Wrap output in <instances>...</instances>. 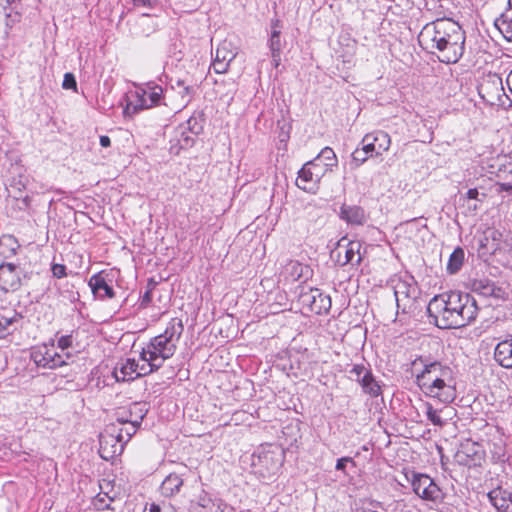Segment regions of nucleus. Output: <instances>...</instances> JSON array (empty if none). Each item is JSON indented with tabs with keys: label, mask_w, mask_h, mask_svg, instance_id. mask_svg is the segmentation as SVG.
Wrapping results in <instances>:
<instances>
[{
	"label": "nucleus",
	"mask_w": 512,
	"mask_h": 512,
	"mask_svg": "<svg viewBox=\"0 0 512 512\" xmlns=\"http://www.w3.org/2000/svg\"><path fill=\"white\" fill-rule=\"evenodd\" d=\"M422 49L435 54L443 63H456L464 52L465 33L450 18H438L425 24L418 35Z\"/></svg>",
	"instance_id": "nucleus-1"
},
{
	"label": "nucleus",
	"mask_w": 512,
	"mask_h": 512,
	"mask_svg": "<svg viewBox=\"0 0 512 512\" xmlns=\"http://www.w3.org/2000/svg\"><path fill=\"white\" fill-rule=\"evenodd\" d=\"M478 310L475 298L460 291L436 295L427 306L429 317L441 329L460 328L470 324L476 319Z\"/></svg>",
	"instance_id": "nucleus-2"
},
{
	"label": "nucleus",
	"mask_w": 512,
	"mask_h": 512,
	"mask_svg": "<svg viewBox=\"0 0 512 512\" xmlns=\"http://www.w3.org/2000/svg\"><path fill=\"white\" fill-rule=\"evenodd\" d=\"M420 390L429 397L437 398L443 403H451L456 398L455 381L451 370H444L442 377L421 385Z\"/></svg>",
	"instance_id": "nucleus-3"
},
{
	"label": "nucleus",
	"mask_w": 512,
	"mask_h": 512,
	"mask_svg": "<svg viewBox=\"0 0 512 512\" xmlns=\"http://www.w3.org/2000/svg\"><path fill=\"white\" fill-rule=\"evenodd\" d=\"M135 100L127 103L124 112L135 114L143 109H149L160 104L163 97V89L159 85H148L135 92Z\"/></svg>",
	"instance_id": "nucleus-4"
},
{
	"label": "nucleus",
	"mask_w": 512,
	"mask_h": 512,
	"mask_svg": "<svg viewBox=\"0 0 512 512\" xmlns=\"http://www.w3.org/2000/svg\"><path fill=\"white\" fill-rule=\"evenodd\" d=\"M302 309L315 314L328 313L331 309V298L318 288L302 289L298 296Z\"/></svg>",
	"instance_id": "nucleus-5"
},
{
	"label": "nucleus",
	"mask_w": 512,
	"mask_h": 512,
	"mask_svg": "<svg viewBox=\"0 0 512 512\" xmlns=\"http://www.w3.org/2000/svg\"><path fill=\"white\" fill-rule=\"evenodd\" d=\"M117 426L112 424L108 426L99 437V455L102 459L109 461L121 455L124 445L121 442L122 437L116 434Z\"/></svg>",
	"instance_id": "nucleus-6"
},
{
	"label": "nucleus",
	"mask_w": 512,
	"mask_h": 512,
	"mask_svg": "<svg viewBox=\"0 0 512 512\" xmlns=\"http://www.w3.org/2000/svg\"><path fill=\"white\" fill-rule=\"evenodd\" d=\"M177 345L172 341L168 340L161 335L154 337L147 348H144L141 352V359L144 361H152V366L159 368V364H155L156 357H162V359L171 358L176 352Z\"/></svg>",
	"instance_id": "nucleus-7"
},
{
	"label": "nucleus",
	"mask_w": 512,
	"mask_h": 512,
	"mask_svg": "<svg viewBox=\"0 0 512 512\" xmlns=\"http://www.w3.org/2000/svg\"><path fill=\"white\" fill-rule=\"evenodd\" d=\"M411 486L414 493L423 500L438 502L443 498L439 486L426 474H413Z\"/></svg>",
	"instance_id": "nucleus-8"
},
{
	"label": "nucleus",
	"mask_w": 512,
	"mask_h": 512,
	"mask_svg": "<svg viewBox=\"0 0 512 512\" xmlns=\"http://www.w3.org/2000/svg\"><path fill=\"white\" fill-rule=\"evenodd\" d=\"M418 364L423 366V369L415 376L416 384L418 387L428 384L429 381H432L433 379L442 377L444 370H451L449 366L444 365L439 361H428L423 357H419L413 361L414 367H416Z\"/></svg>",
	"instance_id": "nucleus-9"
},
{
	"label": "nucleus",
	"mask_w": 512,
	"mask_h": 512,
	"mask_svg": "<svg viewBox=\"0 0 512 512\" xmlns=\"http://www.w3.org/2000/svg\"><path fill=\"white\" fill-rule=\"evenodd\" d=\"M133 411H135L136 414H138V417L134 420L124 419V418H118L117 421L121 425L127 424V427H117L116 434H120L122 437V443L125 445L131 437L136 433L137 429L139 428L143 418L145 417L147 413V409L145 408V405L140 403H134L131 407L130 413L133 414Z\"/></svg>",
	"instance_id": "nucleus-10"
},
{
	"label": "nucleus",
	"mask_w": 512,
	"mask_h": 512,
	"mask_svg": "<svg viewBox=\"0 0 512 512\" xmlns=\"http://www.w3.org/2000/svg\"><path fill=\"white\" fill-rule=\"evenodd\" d=\"M31 359L38 367L48 369H55L67 364L62 355L54 352L53 349L47 346L34 349L31 352Z\"/></svg>",
	"instance_id": "nucleus-11"
},
{
	"label": "nucleus",
	"mask_w": 512,
	"mask_h": 512,
	"mask_svg": "<svg viewBox=\"0 0 512 512\" xmlns=\"http://www.w3.org/2000/svg\"><path fill=\"white\" fill-rule=\"evenodd\" d=\"M21 268L13 263L0 264V289L13 292L21 286Z\"/></svg>",
	"instance_id": "nucleus-12"
},
{
	"label": "nucleus",
	"mask_w": 512,
	"mask_h": 512,
	"mask_svg": "<svg viewBox=\"0 0 512 512\" xmlns=\"http://www.w3.org/2000/svg\"><path fill=\"white\" fill-rule=\"evenodd\" d=\"M315 163L316 162L305 163L298 172V177L296 179V185L298 188L310 193H316L318 183L320 182V173L312 172L313 166L316 165Z\"/></svg>",
	"instance_id": "nucleus-13"
},
{
	"label": "nucleus",
	"mask_w": 512,
	"mask_h": 512,
	"mask_svg": "<svg viewBox=\"0 0 512 512\" xmlns=\"http://www.w3.org/2000/svg\"><path fill=\"white\" fill-rule=\"evenodd\" d=\"M416 287L408 284L405 281H399L394 287V296L396 299L397 308L401 309L404 313L410 309L416 299Z\"/></svg>",
	"instance_id": "nucleus-14"
},
{
	"label": "nucleus",
	"mask_w": 512,
	"mask_h": 512,
	"mask_svg": "<svg viewBox=\"0 0 512 512\" xmlns=\"http://www.w3.org/2000/svg\"><path fill=\"white\" fill-rule=\"evenodd\" d=\"M361 144L373 150L376 156L382 155L383 152L388 151L391 145V138L388 133L382 130H376L367 133L362 138Z\"/></svg>",
	"instance_id": "nucleus-15"
},
{
	"label": "nucleus",
	"mask_w": 512,
	"mask_h": 512,
	"mask_svg": "<svg viewBox=\"0 0 512 512\" xmlns=\"http://www.w3.org/2000/svg\"><path fill=\"white\" fill-rule=\"evenodd\" d=\"M480 447L476 443L462 444L461 448L455 453V461L467 467L476 466L481 461Z\"/></svg>",
	"instance_id": "nucleus-16"
},
{
	"label": "nucleus",
	"mask_w": 512,
	"mask_h": 512,
	"mask_svg": "<svg viewBox=\"0 0 512 512\" xmlns=\"http://www.w3.org/2000/svg\"><path fill=\"white\" fill-rule=\"evenodd\" d=\"M487 497L490 503L498 510L502 512H512V493L497 487L491 490Z\"/></svg>",
	"instance_id": "nucleus-17"
},
{
	"label": "nucleus",
	"mask_w": 512,
	"mask_h": 512,
	"mask_svg": "<svg viewBox=\"0 0 512 512\" xmlns=\"http://www.w3.org/2000/svg\"><path fill=\"white\" fill-rule=\"evenodd\" d=\"M138 368L139 364L134 359L128 358L121 362L119 367H115L113 375L118 382L132 381L139 378Z\"/></svg>",
	"instance_id": "nucleus-18"
},
{
	"label": "nucleus",
	"mask_w": 512,
	"mask_h": 512,
	"mask_svg": "<svg viewBox=\"0 0 512 512\" xmlns=\"http://www.w3.org/2000/svg\"><path fill=\"white\" fill-rule=\"evenodd\" d=\"M494 359L500 366L512 369V338L497 344L494 351Z\"/></svg>",
	"instance_id": "nucleus-19"
},
{
	"label": "nucleus",
	"mask_w": 512,
	"mask_h": 512,
	"mask_svg": "<svg viewBox=\"0 0 512 512\" xmlns=\"http://www.w3.org/2000/svg\"><path fill=\"white\" fill-rule=\"evenodd\" d=\"M426 416L433 425L443 427L449 420L452 419L453 409L451 407H444L440 410L434 409L430 403L425 404Z\"/></svg>",
	"instance_id": "nucleus-20"
},
{
	"label": "nucleus",
	"mask_w": 512,
	"mask_h": 512,
	"mask_svg": "<svg viewBox=\"0 0 512 512\" xmlns=\"http://www.w3.org/2000/svg\"><path fill=\"white\" fill-rule=\"evenodd\" d=\"M310 269L296 260H290L284 267L282 274L287 281H297L302 278L307 279Z\"/></svg>",
	"instance_id": "nucleus-21"
},
{
	"label": "nucleus",
	"mask_w": 512,
	"mask_h": 512,
	"mask_svg": "<svg viewBox=\"0 0 512 512\" xmlns=\"http://www.w3.org/2000/svg\"><path fill=\"white\" fill-rule=\"evenodd\" d=\"M89 286L93 294L100 299L113 298L115 295L113 288L101 275H93L89 280Z\"/></svg>",
	"instance_id": "nucleus-22"
},
{
	"label": "nucleus",
	"mask_w": 512,
	"mask_h": 512,
	"mask_svg": "<svg viewBox=\"0 0 512 512\" xmlns=\"http://www.w3.org/2000/svg\"><path fill=\"white\" fill-rule=\"evenodd\" d=\"M340 217L354 225H362L365 222L364 210L359 206L343 205L340 209Z\"/></svg>",
	"instance_id": "nucleus-23"
},
{
	"label": "nucleus",
	"mask_w": 512,
	"mask_h": 512,
	"mask_svg": "<svg viewBox=\"0 0 512 512\" xmlns=\"http://www.w3.org/2000/svg\"><path fill=\"white\" fill-rule=\"evenodd\" d=\"M20 248L18 240L13 235H2L0 237V258L9 259L16 255Z\"/></svg>",
	"instance_id": "nucleus-24"
},
{
	"label": "nucleus",
	"mask_w": 512,
	"mask_h": 512,
	"mask_svg": "<svg viewBox=\"0 0 512 512\" xmlns=\"http://www.w3.org/2000/svg\"><path fill=\"white\" fill-rule=\"evenodd\" d=\"M21 319L22 315L15 311L12 312L10 316L0 314V338H4L13 333L17 329Z\"/></svg>",
	"instance_id": "nucleus-25"
},
{
	"label": "nucleus",
	"mask_w": 512,
	"mask_h": 512,
	"mask_svg": "<svg viewBox=\"0 0 512 512\" xmlns=\"http://www.w3.org/2000/svg\"><path fill=\"white\" fill-rule=\"evenodd\" d=\"M183 485L182 478L175 474H169L162 482L160 490L162 495L165 497H172L176 493L179 492L181 486Z\"/></svg>",
	"instance_id": "nucleus-26"
},
{
	"label": "nucleus",
	"mask_w": 512,
	"mask_h": 512,
	"mask_svg": "<svg viewBox=\"0 0 512 512\" xmlns=\"http://www.w3.org/2000/svg\"><path fill=\"white\" fill-rule=\"evenodd\" d=\"M222 503L215 502L206 495L201 496L197 503L191 505V512H223Z\"/></svg>",
	"instance_id": "nucleus-27"
},
{
	"label": "nucleus",
	"mask_w": 512,
	"mask_h": 512,
	"mask_svg": "<svg viewBox=\"0 0 512 512\" xmlns=\"http://www.w3.org/2000/svg\"><path fill=\"white\" fill-rule=\"evenodd\" d=\"M360 386L364 393L369 394L371 397H377L381 394V387L373 376L371 370L365 372L362 376Z\"/></svg>",
	"instance_id": "nucleus-28"
},
{
	"label": "nucleus",
	"mask_w": 512,
	"mask_h": 512,
	"mask_svg": "<svg viewBox=\"0 0 512 512\" xmlns=\"http://www.w3.org/2000/svg\"><path fill=\"white\" fill-rule=\"evenodd\" d=\"M183 331L184 326L182 320L178 318H172L171 321L168 323L164 333L160 335L177 345V342L180 339Z\"/></svg>",
	"instance_id": "nucleus-29"
},
{
	"label": "nucleus",
	"mask_w": 512,
	"mask_h": 512,
	"mask_svg": "<svg viewBox=\"0 0 512 512\" xmlns=\"http://www.w3.org/2000/svg\"><path fill=\"white\" fill-rule=\"evenodd\" d=\"M269 48L271 52L282 51L281 41V22L279 19L271 20V34L269 39Z\"/></svg>",
	"instance_id": "nucleus-30"
},
{
	"label": "nucleus",
	"mask_w": 512,
	"mask_h": 512,
	"mask_svg": "<svg viewBox=\"0 0 512 512\" xmlns=\"http://www.w3.org/2000/svg\"><path fill=\"white\" fill-rule=\"evenodd\" d=\"M236 55L237 52L236 49L233 47L232 42L224 40L216 48L214 58L231 63L236 57Z\"/></svg>",
	"instance_id": "nucleus-31"
},
{
	"label": "nucleus",
	"mask_w": 512,
	"mask_h": 512,
	"mask_svg": "<svg viewBox=\"0 0 512 512\" xmlns=\"http://www.w3.org/2000/svg\"><path fill=\"white\" fill-rule=\"evenodd\" d=\"M360 247L361 244L359 242H350L345 250V261L342 265H346L348 263L352 265H359L362 261V257L359 252Z\"/></svg>",
	"instance_id": "nucleus-32"
},
{
	"label": "nucleus",
	"mask_w": 512,
	"mask_h": 512,
	"mask_svg": "<svg viewBox=\"0 0 512 512\" xmlns=\"http://www.w3.org/2000/svg\"><path fill=\"white\" fill-rule=\"evenodd\" d=\"M464 250L460 247L456 248L449 257L447 271L450 274L457 273L463 265Z\"/></svg>",
	"instance_id": "nucleus-33"
},
{
	"label": "nucleus",
	"mask_w": 512,
	"mask_h": 512,
	"mask_svg": "<svg viewBox=\"0 0 512 512\" xmlns=\"http://www.w3.org/2000/svg\"><path fill=\"white\" fill-rule=\"evenodd\" d=\"M316 159L329 170L337 166L338 160L334 150L330 147L323 148L317 155Z\"/></svg>",
	"instance_id": "nucleus-34"
},
{
	"label": "nucleus",
	"mask_w": 512,
	"mask_h": 512,
	"mask_svg": "<svg viewBox=\"0 0 512 512\" xmlns=\"http://www.w3.org/2000/svg\"><path fill=\"white\" fill-rule=\"evenodd\" d=\"M361 148H356L352 153V163L355 164V167L358 168L364 162L367 161L369 157L373 156V150L366 147L365 144H361Z\"/></svg>",
	"instance_id": "nucleus-35"
},
{
	"label": "nucleus",
	"mask_w": 512,
	"mask_h": 512,
	"mask_svg": "<svg viewBox=\"0 0 512 512\" xmlns=\"http://www.w3.org/2000/svg\"><path fill=\"white\" fill-rule=\"evenodd\" d=\"M369 370L370 369L367 368L364 364H355L348 372L352 377H354V380L359 383L362 376L365 375V372H368Z\"/></svg>",
	"instance_id": "nucleus-36"
},
{
	"label": "nucleus",
	"mask_w": 512,
	"mask_h": 512,
	"mask_svg": "<svg viewBox=\"0 0 512 512\" xmlns=\"http://www.w3.org/2000/svg\"><path fill=\"white\" fill-rule=\"evenodd\" d=\"M496 176L499 179L508 180L512 176V162L501 165L497 170Z\"/></svg>",
	"instance_id": "nucleus-37"
},
{
	"label": "nucleus",
	"mask_w": 512,
	"mask_h": 512,
	"mask_svg": "<svg viewBox=\"0 0 512 512\" xmlns=\"http://www.w3.org/2000/svg\"><path fill=\"white\" fill-rule=\"evenodd\" d=\"M501 24L512 31V0H508V9L501 16Z\"/></svg>",
	"instance_id": "nucleus-38"
},
{
	"label": "nucleus",
	"mask_w": 512,
	"mask_h": 512,
	"mask_svg": "<svg viewBox=\"0 0 512 512\" xmlns=\"http://www.w3.org/2000/svg\"><path fill=\"white\" fill-rule=\"evenodd\" d=\"M155 286H156V282L153 281L152 279H150L149 282H148V289L144 293V295L142 296V299H141L140 305L142 307H147L151 303V301H152V290L155 288Z\"/></svg>",
	"instance_id": "nucleus-39"
},
{
	"label": "nucleus",
	"mask_w": 512,
	"mask_h": 512,
	"mask_svg": "<svg viewBox=\"0 0 512 512\" xmlns=\"http://www.w3.org/2000/svg\"><path fill=\"white\" fill-rule=\"evenodd\" d=\"M195 92L194 86L190 83L185 84L182 89L178 90V93L182 96L185 103H188Z\"/></svg>",
	"instance_id": "nucleus-40"
},
{
	"label": "nucleus",
	"mask_w": 512,
	"mask_h": 512,
	"mask_svg": "<svg viewBox=\"0 0 512 512\" xmlns=\"http://www.w3.org/2000/svg\"><path fill=\"white\" fill-rule=\"evenodd\" d=\"M230 63L214 58L212 67L215 73L222 74L227 72Z\"/></svg>",
	"instance_id": "nucleus-41"
},
{
	"label": "nucleus",
	"mask_w": 512,
	"mask_h": 512,
	"mask_svg": "<svg viewBox=\"0 0 512 512\" xmlns=\"http://www.w3.org/2000/svg\"><path fill=\"white\" fill-rule=\"evenodd\" d=\"M62 87L64 89L76 90L77 82H76L75 76L72 73H66L64 75Z\"/></svg>",
	"instance_id": "nucleus-42"
},
{
	"label": "nucleus",
	"mask_w": 512,
	"mask_h": 512,
	"mask_svg": "<svg viewBox=\"0 0 512 512\" xmlns=\"http://www.w3.org/2000/svg\"><path fill=\"white\" fill-rule=\"evenodd\" d=\"M146 364H143V365H139V368H138V372L137 374H139V377H142V376H146L154 371H157L159 368H155L154 366H152V361H145Z\"/></svg>",
	"instance_id": "nucleus-43"
},
{
	"label": "nucleus",
	"mask_w": 512,
	"mask_h": 512,
	"mask_svg": "<svg viewBox=\"0 0 512 512\" xmlns=\"http://www.w3.org/2000/svg\"><path fill=\"white\" fill-rule=\"evenodd\" d=\"M187 129L193 134L198 135L202 131V126L198 123L196 118L191 117L187 121Z\"/></svg>",
	"instance_id": "nucleus-44"
},
{
	"label": "nucleus",
	"mask_w": 512,
	"mask_h": 512,
	"mask_svg": "<svg viewBox=\"0 0 512 512\" xmlns=\"http://www.w3.org/2000/svg\"><path fill=\"white\" fill-rule=\"evenodd\" d=\"M73 338L72 335H64L58 339V347L61 350H66L72 346Z\"/></svg>",
	"instance_id": "nucleus-45"
},
{
	"label": "nucleus",
	"mask_w": 512,
	"mask_h": 512,
	"mask_svg": "<svg viewBox=\"0 0 512 512\" xmlns=\"http://www.w3.org/2000/svg\"><path fill=\"white\" fill-rule=\"evenodd\" d=\"M178 142L181 148L186 149L193 145L194 138L189 135H186V133L183 131L182 137L181 139L178 140Z\"/></svg>",
	"instance_id": "nucleus-46"
},
{
	"label": "nucleus",
	"mask_w": 512,
	"mask_h": 512,
	"mask_svg": "<svg viewBox=\"0 0 512 512\" xmlns=\"http://www.w3.org/2000/svg\"><path fill=\"white\" fill-rule=\"evenodd\" d=\"M52 273L54 277L62 278L66 276V267L63 264H53Z\"/></svg>",
	"instance_id": "nucleus-47"
},
{
	"label": "nucleus",
	"mask_w": 512,
	"mask_h": 512,
	"mask_svg": "<svg viewBox=\"0 0 512 512\" xmlns=\"http://www.w3.org/2000/svg\"><path fill=\"white\" fill-rule=\"evenodd\" d=\"M310 162H316L315 166L312 168V172L320 173V179L324 176V174L329 170L327 167L323 166L316 158L311 160Z\"/></svg>",
	"instance_id": "nucleus-48"
},
{
	"label": "nucleus",
	"mask_w": 512,
	"mask_h": 512,
	"mask_svg": "<svg viewBox=\"0 0 512 512\" xmlns=\"http://www.w3.org/2000/svg\"><path fill=\"white\" fill-rule=\"evenodd\" d=\"M348 462H352L353 463V459L351 457H342L340 459L337 460V463H336V470L338 471H345V468H346V464Z\"/></svg>",
	"instance_id": "nucleus-49"
},
{
	"label": "nucleus",
	"mask_w": 512,
	"mask_h": 512,
	"mask_svg": "<svg viewBox=\"0 0 512 512\" xmlns=\"http://www.w3.org/2000/svg\"><path fill=\"white\" fill-rule=\"evenodd\" d=\"M482 293L484 295H491V296H498L497 292L500 291V289H496L494 285L487 284L485 286H482Z\"/></svg>",
	"instance_id": "nucleus-50"
},
{
	"label": "nucleus",
	"mask_w": 512,
	"mask_h": 512,
	"mask_svg": "<svg viewBox=\"0 0 512 512\" xmlns=\"http://www.w3.org/2000/svg\"><path fill=\"white\" fill-rule=\"evenodd\" d=\"M135 6L153 7L157 0H132Z\"/></svg>",
	"instance_id": "nucleus-51"
},
{
	"label": "nucleus",
	"mask_w": 512,
	"mask_h": 512,
	"mask_svg": "<svg viewBox=\"0 0 512 512\" xmlns=\"http://www.w3.org/2000/svg\"><path fill=\"white\" fill-rule=\"evenodd\" d=\"M496 185L498 186L499 192H511L512 193V182H498Z\"/></svg>",
	"instance_id": "nucleus-52"
},
{
	"label": "nucleus",
	"mask_w": 512,
	"mask_h": 512,
	"mask_svg": "<svg viewBox=\"0 0 512 512\" xmlns=\"http://www.w3.org/2000/svg\"><path fill=\"white\" fill-rule=\"evenodd\" d=\"M262 464L265 465L267 470L271 471V472L277 471L280 468V466L282 465V463H280L279 461H275L274 463L268 462V463H262Z\"/></svg>",
	"instance_id": "nucleus-53"
},
{
	"label": "nucleus",
	"mask_w": 512,
	"mask_h": 512,
	"mask_svg": "<svg viewBox=\"0 0 512 512\" xmlns=\"http://www.w3.org/2000/svg\"><path fill=\"white\" fill-rule=\"evenodd\" d=\"M272 63L275 68H278L281 62V52H271Z\"/></svg>",
	"instance_id": "nucleus-54"
},
{
	"label": "nucleus",
	"mask_w": 512,
	"mask_h": 512,
	"mask_svg": "<svg viewBox=\"0 0 512 512\" xmlns=\"http://www.w3.org/2000/svg\"><path fill=\"white\" fill-rule=\"evenodd\" d=\"M149 512H174L170 507L162 510L161 507L155 503L150 505Z\"/></svg>",
	"instance_id": "nucleus-55"
},
{
	"label": "nucleus",
	"mask_w": 512,
	"mask_h": 512,
	"mask_svg": "<svg viewBox=\"0 0 512 512\" xmlns=\"http://www.w3.org/2000/svg\"><path fill=\"white\" fill-rule=\"evenodd\" d=\"M100 145L104 148H107V147H110L111 146V140L108 136L106 135H102L100 136Z\"/></svg>",
	"instance_id": "nucleus-56"
},
{
	"label": "nucleus",
	"mask_w": 512,
	"mask_h": 512,
	"mask_svg": "<svg viewBox=\"0 0 512 512\" xmlns=\"http://www.w3.org/2000/svg\"><path fill=\"white\" fill-rule=\"evenodd\" d=\"M479 192L476 188L469 189L466 193L468 199H478Z\"/></svg>",
	"instance_id": "nucleus-57"
},
{
	"label": "nucleus",
	"mask_w": 512,
	"mask_h": 512,
	"mask_svg": "<svg viewBox=\"0 0 512 512\" xmlns=\"http://www.w3.org/2000/svg\"><path fill=\"white\" fill-rule=\"evenodd\" d=\"M188 81L186 79H177L175 81V85L172 84V88L175 89V88H178V89H182V87L187 84Z\"/></svg>",
	"instance_id": "nucleus-58"
},
{
	"label": "nucleus",
	"mask_w": 512,
	"mask_h": 512,
	"mask_svg": "<svg viewBox=\"0 0 512 512\" xmlns=\"http://www.w3.org/2000/svg\"><path fill=\"white\" fill-rule=\"evenodd\" d=\"M506 83L508 85L510 92L512 93V70L510 71V73L507 76Z\"/></svg>",
	"instance_id": "nucleus-59"
},
{
	"label": "nucleus",
	"mask_w": 512,
	"mask_h": 512,
	"mask_svg": "<svg viewBox=\"0 0 512 512\" xmlns=\"http://www.w3.org/2000/svg\"><path fill=\"white\" fill-rule=\"evenodd\" d=\"M165 360L166 359H162V357H160V356L156 357L155 364L158 363L159 364V368H160V367H162V365H163Z\"/></svg>",
	"instance_id": "nucleus-60"
},
{
	"label": "nucleus",
	"mask_w": 512,
	"mask_h": 512,
	"mask_svg": "<svg viewBox=\"0 0 512 512\" xmlns=\"http://www.w3.org/2000/svg\"><path fill=\"white\" fill-rule=\"evenodd\" d=\"M494 82H495V84H496V85H500V86L502 85V80H501V78H499V77H496V76H495V80H494Z\"/></svg>",
	"instance_id": "nucleus-61"
},
{
	"label": "nucleus",
	"mask_w": 512,
	"mask_h": 512,
	"mask_svg": "<svg viewBox=\"0 0 512 512\" xmlns=\"http://www.w3.org/2000/svg\"><path fill=\"white\" fill-rule=\"evenodd\" d=\"M269 458H273V457H272V455H270V454H265V455H264V457H263V459H265V460H267V459H269Z\"/></svg>",
	"instance_id": "nucleus-62"
},
{
	"label": "nucleus",
	"mask_w": 512,
	"mask_h": 512,
	"mask_svg": "<svg viewBox=\"0 0 512 512\" xmlns=\"http://www.w3.org/2000/svg\"><path fill=\"white\" fill-rule=\"evenodd\" d=\"M486 244V241L481 242V246L484 247Z\"/></svg>",
	"instance_id": "nucleus-63"
},
{
	"label": "nucleus",
	"mask_w": 512,
	"mask_h": 512,
	"mask_svg": "<svg viewBox=\"0 0 512 512\" xmlns=\"http://www.w3.org/2000/svg\"><path fill=\"white\" fill-rule=\"evenodd\" d=\"M486 244V241L481 242V246L484 247Z\"/></svg>",
	"instance_id": "nucleus-64"
}]
</instances>
